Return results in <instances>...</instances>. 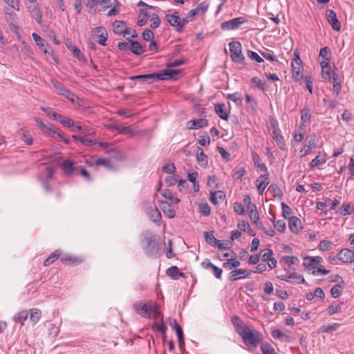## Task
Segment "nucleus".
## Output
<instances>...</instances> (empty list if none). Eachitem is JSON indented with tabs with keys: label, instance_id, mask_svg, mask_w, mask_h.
<instances>
[{
	"label": "nucleus",
	"instance_id": "51",
	"mask_svg": "<svg viewBox=\"0 0 354 354\" xmlns=\"http://www.w3.org/2000/svg\"><path fill=\"white\" fill-rule=\"evenodd\" d=\"M311 112L309 108H304L301 110V120L303 123H306L310 120Z\"/></svg>",
	"mask_w": 354,
	"mask_h": 354
},
{
	"label": "nucleus",
	"instance_id": "45",
	"mask_svg": "<svg viewBox=\"0 0 354 354\" xmlns=\"http://www.w3.org/2000/svg\"><path fill=\"white\" fill-rule=\"evenodd\" d=\"M203 236L206 242L213 247H216V243H219V240L214 237L212 232H204Z\"/></svg>",
	"mask_w": 354,
	"mask_h": 354
},
{
	"label": "nucleus",
	"instance_id": "32",
	"mask_svg": "<svg viewBox=\"0 0 354 354\" xmlns=\"http://www.w3.org/2000/svg\"><path fill=\"white\" fill-rule=\"evenodd\" d=\"M73 132H76L77 131L81 132L84 136H95V131L92 129L89 128L86 126H81V125H75V129L72 130Z\"/></svg>",
	"mask_w": 354,
	"mask_h": 354
},
{
	"label": "nucleus",
	"instance_id": "1",
	"mask_svg": "<svg viewBox=\"0 0 354 354\" xmlns=\"http://www.w3.org/2000/svg\"><path fill=\"white\" fill-rule=\"evenodd\" d=\"M239 335L242 337L245 345L252 351L256 349L259 344L263 343L261 333L256 329L250 328L248 326L243 331H241Z\"/></svg>",
	"mask_w": 354,
	"mask_h": 354
},
{
	"label": "nucleus",
	"instance_id": "31",
	"mask_svg": "<svg viewBox=\"0 0 354 354\" xmlns=\"http://www.w3.org/2000/svg\"><path fill=\"white\" fill-rule=\"evenodd\" d=\"M331 58L330 49L328 46H325L321 48L319 55V62L321 64V62H330Z\"/></svg>",
	"mask_w": 354,
	"mask_h": 354
},
{
	"label": "nucleus",
	"instance_id": "63",
	"mask_svg": "<svg viewBox=\"0 0 354 354\" xmlns=\"http://www.w3.org/2000/svg\"><path fill=\"white\" fill-rule=\"evenodd\" d=\"M240 265V261H233L232 259L223 263V266L228 270H232L233 268H238Z\"/></svg>",
	"mask_w": 354,
	"mask_h": 354
},
{
	"label": "nucleus",
	"instance_id": "41",
	"mask_svg": "<svg viewBox=\"0 0 354 354\" xmlns=\"http://www.w3.org/2000/svg\"><path fill=\"white\" fill-rule=\"evenodd\" d=\"M252 158L255 167L259 168L263 172H267L268 169L266 165L260 162L261 158L256 152L252 153Z\"/></svg>",
	"mask_w": 354,
	"mask_h": 354
},
{
	"label": "nucleus",
	"instance_id": "14",
	"mask_svg": "<svg viewBox=\"0 0 354 354\" xmlns=\"http://www.w3.org/2000/svg\"><path fill=\"white\" fill-rule=\"evenodd\" d=\"M292 77L296 82H301L304 78L302 75L303 66L302 63L297 62H292Z\"/></svg>",
	"mask_w": 354,
	"mask_h": 354
},
{
	"label": "nucleus",
	"instance_id": "56",
	"mask_svg": "<svg viewBox=\"0 0 354 354\" xmlns=\"http://www.w3.org/2000/svg\"><path fill=\"white\" fill-rule=\"evenodd\" d=\"M75 174L82 176L84 179H86L88 181L91 180V177L89 172L83 167H77Z\"/></svg>",
	"mask_w": 354,
	"mask_h": 354
},
{
	"label": "nucleus",
	"instance_id": "20",
	"mask_svg": "<svg viewBox=\"0 0 354 354\" xmlns=\"http://www.w3.org/2000/svg\"><path fill=\"white\" fill-rule=\"evenodd\" d=\"M147 214L150 218L154 222L160 224L161 221V214L156 205H151L147 209Z\"/></svg>",
	"mask_w": 354,
	"mask_h": 354
},
{
	"label": "nucleus",
	"instance_id": "23",
	"mask_svg": "<svg viewBox=\"0 0 354 354\" xmlns=\"http://www.w3.org/2000/svg\"><path fill=\"white\" fill-rule=\"evenodd\" d=\"M231 322L232 325L234 326L236 332L240 335L241 331H243L248 326L245 325L241 319L236 315L232 317Z\"/></svg>",
	"mask_w": 354,
	"mask_h": 354
},
{
	"label": "nucleus",
	"instance_id": "2",
	"mask_svg": "<svg viewBox=\"0 0 354 354\" xmlns=\"http://www.w3.org/2000/svg\"><path fill=\"white\" fill-rule=\"evenodd\" d=\"M141 244L147 257L153 259L160 257V244L156 235L149 234L145 236L141 241Z\"/></svg>",
	"mask_w": 354,
	"mask_h": 354
},
{
	"label": "nucleus",
	"instance_id": "35",
	"mask_svg": "<svg viewBox=\"0 0 354 354\" xmlns=\"http://www.w3.org/2000/svg\"><path fill=\"white\" fill-rule=\"evenodd\" d=\"M272 137L281 149H286V144L283 137L279 133V131H272Z\"/></svg>",
	"mask_w": 354,
	"mask_h": 354
},
{
	"label": "nucleus",
	"instance_id": "55",
	"mask_svg": "<svg viewBox=\"0 0 354 354\" xmlns=\"http://www.w3.org/2000/svg\"><path fill=\"white\" fill-rule=\"evenodd\" d=\"M198 209L200 213L205 216H209L211 213V208L207 203L199 205Z\"/></svg>",
	"mask_w": 354,
	"mask_h": 354
},
{
	"label": "nucleus",
	"instance_id": "52",
	"mask_svg": "<svg viewBox=\"0 0 354 354\" xmlns=\"http://www.w3.org/2000/svg\"><path fill=\"white\" fill-rule=\"evenodd\" d=\"M162 195L165 198L169 199L171 203L177 204L180 202V200L172 195L171 191L169 189H165L162 193Z\"/></svg>",
	"mask_w": 354,
	"mask_h": 354
},
{
	"label": "nucleus",
	"instance_id": "16",
	"mask_svg": "<svg viewBox=\"0 0 354 354\" xmlns=\"http://www.w3.org/2000/svg\"><path fill=\"white\" fill-rule=\"evenodd\" d=\"M250 274V272L246 269H237L230 272L229 279L230 281H236L239 279L248 278Z\"/></svg>",
	"mask_w": 354,
	"mask_h": 354
},
{
	"label": "nucleus",
	"instance_id": "10",
	"mask_svg": "<svg viewBox=\"0 0 354 354\" xmlns=\"http://www.w3.org/2000/svg\"><path fill=\"white\" fill-rule=\"evenodd\" d=\"M158 73H150V74H145V75H138L135 76L129 77V80H138L141 83L146 84H152L154 82L159 80H158Z\"/></svg>",
	"mask_w": 354,
	"mask_h": 354
},
{
	"label": "nucleus",
	"instance_id": "49",
	"mask_svg": "<svg viewBox=\"0 0 354 354\" xmlns=\"http://www.w3.org/2000/svg\"><path fill=\"white\" fill-rule=\"evenodd\" d=\"M261 350L263 354H277L274 348L268 342L261 344Z\"/></svg>",
	"mask_w": 354,
	"mask_h": 354
},
{
	"label": "nucleus",
	"instance_id": "9",
	"mask_svg": "<svg viewBox=\"0 0 354 354\" xmlns=\"http://www.w3.org/2000/svg\"><path fill=\"white\" fill-rule=\"evenodd\" d=\"M183 73V71L180 69H164L160 73H158V80H177L178 76Z\"/></svg>",
	"mask_w": 354,
	"mask_h": 354
},
{
	"label": "nucleus",
	"instance_id": "3",
	"mask_svg": "<svg viewBox=\"0 0 354 354\" xmlns=\"http://www.w3.org/2000/svg\"><path fill=\"white\" fill-rule=\"evenodd\" d=\"M232 60L237 64H243L245 57L242 53V46L240 41H232L229 44Z\"/></svg>",
	"mask_w": 354,
	"mask_h": 354
},
{
	"label": "nucleus",
	"instance_id": "4",
	"mask_svg": "<svg viewBox=\"0 0 354 354\" xmlns=\"http://www.w3.org/2000/svg\"><path fill=\"white\" fill-rule=\"evenodd\" d=\"M153 308V302L148 301L145 302L143 301H140L136 302L133 304V309L135 311L145 318H149L151 317Z\"/></svg>",
	"mask_w": 354,
	"mask_h": 354
},
{
	"label": "nucleus",
	"instance_id": "21",
	"mask_svg": "<svg viewBox=\"0 0 354 354\" xmlns=\"http://www.w3.org/2000/svg\"><path fill=\"white\" fill-rule=\"evenodd\" d=\"M61 168L64 173L67 176H70L73 173H75L77 170V167H75L73 162L68 159L65 160L62 163Z\"/></svg>",
	"mask_w": 354,
	"mask_h": 354
},
{
	"label": "nucleus",
	"instance_id": "59",
	"mask_svg": "<svg viewBox=\"0 0 354 354\" xmlns=\"http://www.w3.org/2000/svg\"><path fill=\"white\" fill-rule=\"evenodd\" d=\"M342 292V286L340 284L335 285L330 289L331 297L333 298H337Z\"/></svg>",
	"mask_w": 354,
	"mask_h": 354
},
{
	"label": "nucleus",
	"instance_id": "42",
	"mask_svg": "<svg viewBox=\"0 0 354 354\" xmlns=\"http://www.w3.org/2000/svg\"><path fill=\"white\" fill-rule=\"evenodd\" d=\"M288 277H289V280H290L289 282H292V283L295 282L298 284H301V283H306V281H305L304 277L295 272H291L290 274H289Z\"/></svg>",
	"mask_w": 354,
	"mask_h": 354
},
{
	"label": "nucleus",
	"instance_id": "13",
	"mask_svg": "<svg viewBox=\"0 0 354 354\" xmlns=\"http://www.w3.org/2000/svg\"><path fill=\"white\" fill-rule=\"evenodd\" d=\"M339 260L344 263H349L354 261V252L348 248L342 249L337 253Z\"/></svg>",
	"mask_w": 354,
	"mask_h": 354
},
{
	"label": "nucleus",
	"instance_id": "38",
	"mask_svg": "<svg viewBox=\"0 0 354 354\" xmlns=\"http://www.w3.org/2000/svg\"><path fill=\"white\" fill-rule=\"evenodd\" d=\"M31 16L38 24L41 23L42 14L37 3L35 4L30 10Z\"/></svg>",
	"mask_w": 354,
	"mask_h": 354
},
{
	"label": "nucleus",
	"instance_id": "61",
	"mask_svg": "<svg viewBox=\"0 0 354 354\" xmlns=\"http://www.w3.org/2000/svg\"><path fill=\"white\" fill-rule=\"evenodd\" d=\"M283 259L284 260L285 263L288 264V268L290 267V265H295L299 262V259L295 256H286L283 257Z\"/></svg>",
	"mask_w": 354,
	"mask_h": 354
},
{
	"label": "nucleus",
	"instance_id": "57",
	"mask_svg": "<svg viewBox=\"0 0 354 354\" xmlns=\"http://www.w3.org/2000/svg\"><path fill=\"white\" fill-rule=\"evenodd\" d=\"M273 225L279 232H283L286 228V222L283 220L272 221Z\"/></svg>",
	"mask_w": 354,
	"mask_h": 354
},
{
	"label": "nucleus",
	"instance_id": "50",
	"mask_svg": "<svg viewBox=\"0 0 354 354\" xmlns=\"http://www.w3.org/2000/svg\"><path fill=\"white\" fill-rule=\"evenodd\" d=\"M339 212L341 215H348L354 212V207H351L350 203L343 204L339 208Z\"/></svg>",
	"mask_w": 354,
	"mask_h": 354
},
{
	"label": "nucleus",
	"instance_id": "7",
	"mask_svg": "<svg viewBox=\"0 0 354 354\" xmlns=\"http://www.w3.org/2000/svg\"><path fill=\"white\" fill-rule=\"evenodd\" d=\"M50 82L53 85L54 88L57 90V92L59 95H64L68 100H71V102H74V99L73 98L74 94L67 88H66L62 82H59L56 79H51Z\"/></svg>",
	"mask_w": 354,
	"mask_h": 354
},
{
	"label": "nucleus",
	"instance_id": "8",
	"mask_svg": "<svg viewBox=\"0 0 354 354\" xmlns=\"http://www.w3.org/2000/svg\"><path fill=\"white\" fill-rule=\"evenodd\" d=\"M245 21L246 20L244 17H236L231 20L223 22L221 24V28L223 30H236L241 24Z\"/></svg>",
	"mask_w": 354,
	"mask_h": 354
},
{
	"label": "nucleus",
	"instance_id": "25",
	"mask_svg": "<svg viewBox=\"0 0 354 354\" xmlns=\"http://www.w3.org/2000/svg\"><path fill=\"white\" fill-rule=\"evenodd\" d=\"M67 48L72 52L73 55L81 62H86V59L81 50L71 42L66 44Z\"/></svg>",
	"mask_w": 354,
	"mask_h": 354
},
{
	"label": "nucleus",
	"instance_id": "26",
	"mask_svg": "<svg viewBox=\"0 0 354 354\" xmlns=\"http://www.w3.org/2000/svg\"><path fill=\"white\" fill-rule=\"evenodd\" d=\"M32 37L35 41L36 44L40 48V49L45 53L48 54V44L46 41L42 39L38 34L33 32L32 34Z\"/></svg>",
	"mask_w": 354,
	"mask_h": 354
},
{
	"label": "nucleus",
	"instance_id": "64",
	"mask_svg": "<svg viewBox=\"0 0 354 354\" xmlns=\"http://www.w3.org/2000/svg\"><path fill=\"white\" fill-rule=\"evenodd\" d=\"M248 56L252 60H255L258 63L263 62V59L256 52L248 50L247 52Z\"/></svg>",
	"mask_w": 354,
	"mask_h": 354
},
{
	"label": "nucleus",
	"instance_id": "53",
	"mask_svg": "<svg viewBox=\"0 0 354 354\" xmlns=\"http://www.w3.org/2000/svg\"><path fill=\"white\" fill-rule=\"evenodd\" d=\"M326 159L324 157H321L320 155L317 156L312 161L310 162V167H315L319 166L326 162Z\"/></svg>",
	"mask_w": 354,
	"mask_h": 354
},
{
	"label": "nucleus",
	"instance_id": "46",
	"mask_svg": "<svg viewBox=\"0 0 354 354\" xmlns=\"http://www.w3.org/2000/svg\"><path fill=\"white\" fill-rule=\"evenodd\" d=\"M61 253L59 250H55L51 253L48 257L44 261V266H48L55 261L60 256Z\"/></svg>",
	"mask_w": 354,
	"mask_h": 354
},
{
	"label": "nucleus",
	"instance_id": "30",
	"mask_svg": "<svg viewBox=\"0 0 354 354\" xmlns=\"http://www.w3.org/2000/svg\"><path fill=\"white\" fill-rule=\"evenodd\" d=\"M30 321L32 324L35 325L41 319V311L38 308H31L29 310Z\"/></svg>",
	"mask_w": 354,
	"mask_h": 354
},
{
	"label": "nucleus",
	"instance_id": "60",
	"mask_svg": "<svg viewBox=\"0 0 354 354\" xmlns=\"http://www.w3.org/2000/svg\"><path fill=\"white\" fill-rule=\"evenodd\" d=\"M273 254V251L271 250V249H265V250H262L259 254V255L261 256V258H262V260L263 261H266L268 260H269L270 259H271L272 256Z\"/></svg>",
	"mask_w": 354,
	"mask_h": 354
},
{
	"label": "nucleus",
	"instance_id": "34",
	"mask_svg": "<svg viewBox=\"0 0 354 354\" xmlns=\"http://www.w3.org/2000/svg\"><path fill=\"white\" fill-rule=\"evenodd\" d=\"M268 191L270 192L272 196L281 199L283 198V192L280 187L275 183H272L269 187Z\"/></svg>",
	"mask_w": 354,
	"mask_h": 354
},
{
	"label": "nucleus",
	"instance_id": "22",
	"mask_svg": "<svg viewBox=\"0 0 354 354\" xmlns=\"http://www.w3.org/2000/svg\"><path fill=\"white\" fill-rule=\"evenodd\" d=\"M127 39L130 42L131 46L129 50L135 55H140L145 53L144 46L141 45L138 41H133L129 37H127Z\"/></svg>",
	"mask_w": 354,
	"mask_h": 354
},
{
	"label": "nucleus",
	"instance_id": "5",
	"mask_svg": "<svg viewBox=\"0 0 354 354\" xmlns=\"http://www.w3.org/2000/svg\"><path fill=\"white\" fill-rule=\"evenodd\" d=\"M35 122L37 126L44 133H48L50 136L55 138L56 136L62 137V132L56 128H54L53 124L48 122H44L41 119L36 118Z\"/></svg>",
	"mask_w": 354,
	"mask_h": 354
},
{
	"label": "nucleus",
	"instance_id": "48",
	"mask_svg": "<svg viewBox=\"0 0 354 354\" xmlns=\"http://www.w3.org/2000/svg\"><path fill=\"white\" fill-rule=\"evenodd\" d=\"M19 135L21 140L26 145H31L32 144V138L28 131L22 130L21 132H19Z\"/></svg>",
	"mask_w": 354,
	"mask_h": 354
},
{
	"label": "nucleus",
	"instance_id": "28",
	"mask_svg": "<svg viewBox=\"0 0 354 354\" xmlns=\"http://www.w3.org/2000/svg\"><path fill=\"white\" fill-rule=\"evenodd\" d=\"M196 158L198 164L201 167L205 168L208 165V157L207 155L204 153V151L202 148L197 147L196 150Z\"/></svg>",
	"mask_w": 354,
	"mask_h": 354
},
{
	"label": "nucleus",
	"instance_id": "12",
	"mask_svg": "<svg viewBox=\"0 0 354 354\" xmlns=\"http://www.w3.org/2000/svg\"><path fill=\"white\" fill-rule=\"evenodd\" d=\"M328 23L331 25L333 30L339 31L341 29V23L337 18L335 12L333 10H328L326 12Z\"/></svg>",
	"mask_w": 354,
	"mask_h": 354
},
{
	"label": "nucleus",
	"instance_id": "18",
	"mask_svg": "<svg viewBox=\"0 0 354 354\" xmlns=\"http://www.w3.org/2000/svg\"><path fill=\"white\" fill-rule=\"evenodd\" d=\"M288 225L289 228L292 233L297 234L301 229V221L297 216L289 217Z\"/></svg>",
	"mask_w": 354,
	"mask_h": 354
},
{
	"label": "nucleus",
	"instance_id": "36",
	"mask_svg": "<svg viewBox=\"0 0 354 354\" xmlns=\"http://www.w3.org/2000/svg\"><path fill=\"white\" fill-rule=\"evenodd\" d=\"M113 32L117 35H122L125 30V22L123 21L115 20L113 24Z\"/></svg>",
	"mask_w": 354,
	"mask_h": 354
},
{
	"label": "nucleus",
	"instance_id": "40",
	"mask_svg": "<svg viewBox=\"0 0 354 354\" xmlns=\"http://www.w3.org/2000/svg\"><path fill=\"white\" fill-rule=\"evenodd\" d=\"M249 216L252 222L257 225V227L262 230H265L263 223L259 221V215L258 212H249Z\"/></svg>",
	"mask_w": 354,
	"mask_h": 354
},
{
	"label": "nucleus",
	"instance_id": "33",
	"mask_svg": "<svg viewBox=\"0 0 354 354\" xmlns=\"http://www.w3.org/2000/svg\"><path fill=\"white\" fill-rule=\"evenodd\" d=\"M29 312L28 310H21L17 313L13 317V321L17 323H20L21 326L24 324V322L28 318Z\"/></svg>",
	"mask_w": 354,
	"mask_h": 354
},
{
	"label": "nucleus",
	"instance_id": "15",
	"mask_svg": "<svg viewBox=\"0 0 354 354\" xmlns=\"http://www.w3.org/2000/svg\"><path fill=\"white\" fill-rule=\"evenodd\" d=\"M322 261L323 259L321 257H306L303 266L306 268L311 270L315 268Z\"/></svg>",
	"mask_w": 354,
	"mask_h": 354
},
{
	"label": "nucleus",
	"instance_id": "43",
	"mask_svg": "<svg viewBox=\"0 0 354 354\" xmlns=\"http://www.w3.org/2000/svg\"><path fill=\"white\" fill-rule=\"evenodd\" d=\"M238 227L243 232H247L250 236H255V232L250 227V225L248 221H242L238 224Z\"/></svg>",
	"mask_w": 354,
	"mask_h": 354
},
{
	"label": "nucleus",
	"instance_id": "58",
	"mask_svg": "<svg viewBox=\"0 0 354 354\" xmlns=\"http://www.w3.org/2000/svg\"><path fill=\"white\" fill-rule=\"evenodd\" d=\"M196 10H191L188 13L187 16L186 17H184L181 19L183 28H184V26L185 24H188L189 22L193 21L194 17L196 16Z\"/></svg>",
	"mask_w": 354,
	"mask_h": 354
},
{
	"label": "nucleus",
	"instance_id": "62",
	"mask_svg": "<svg viewBox=\"0 0 354 354\" xmlns=\"http://www.w3.org/2000/svg\"><path fill=\"white\" fill-rule=\"evenodd\" d=\"M166 273L168 276H170L174 279H177L178 274L179 273V269L177 266H173L167 268Z\"/></svg>",
	"mask_w": 354,
	"mask_h": 354
},
{
	"label": "nucleus",
	"instance_id": "6",
	"mask_svg": "<svg viewBox=\"0 0 354 354\" xmlns=\"http://www.w3.org/2000/svg\"><path fill=\"white\" fill-rule=\"evenodd\" d=\"M91 35L96 39L99 44L103 46L106 45V41L108 39L109 34L104 26H98L93 28L91 30Z\"/></svg>",
	"mask_w": 354,
	"mask_h": 354
},
{
	"label": "nucleus",
	"instance_id": "29",
	"mask_svg": "<svg viewBox=\"0 0 354 354\" xmlns=\"http://www.w3.org/2000/svg\"><path fill=\"white\" fill-rule=\"evenodd\" d=\"M214 110L216 114L223 120H228L229 115L225 109V104L222 103H218L214 104Z\"/></svg>",
	"mask_w": 354,
	"mask_h": 354
},
{
	"label": "nucleus",
	"instance_id": "37",
	"mask_svg": "<svg viewBox=\"0 0 354 354\" xmlns=\"http://www.w3.org/2000/svg\"><path fill=\"white\" fill-rule=\"evenodd\" d=\"M341 326L339 323H334L332 325H322L318 329L319 333H329L336 330Z\"/></svg>",
	"mask_w": 354,
	"mask_h": 354
},
{
	"label": "nucleus",
	"instance_id": "19",
	"mask_svg": "<svg viewBox=\"0 0 354 354\" xmlns=\"http://www.w3.org/2000/svg\"><path fill=\"white\" fill-rule=\"evenodd\" d=\"M160 207L168 218H172L175 217L176 210L168 202L161 201Z\"/></svg>",
	"mask_w": 354,
	"mask_h": 354
},
{
	"label": "nucleus",
	"instance_id": "24",
	"mask_svg": "<svg viewBox=\"0 0 354 354\" xmlns=\"http://www.w3.org/2000/svg\"><path fill=\"white\" fill-rule=\"evenodd\" d=\"M306 143L300 151L301 156H304L313 149L316 148V136L315 134L312 136V138L309 140H306Z\"/></svg>",
	"mask_w": 354,
	"mask_h": 354
},
{
	"label": "nucleus",
	"instance_id": "27",
	"mask_svg": "<svg viewBox=\"0 0 354 354\" xmlns=\"http://www.w3.org/2000/svg\"><path fill=\"white\" fill-rule=\"evenodd\" d=\"M322 77L325 81H330L331 79V68L328 62H321Z\"/></svg>",
	"mask_w": 354,
	"mask_h": 354
},
{
	"label": "nucleus",
	"instance_id": "39",
	"mask_svg": "<svg viewBox=\"0 0 354 354\" xmlns=\"http://www.w3.org/2000/svg\"><path fill=\"white\" fill-rule=\"evenodd\" d=\"M225 198V195L224 192L221 190L212 192L210 195V201L214 205H217L218 203V199L220 201H223Z\"/></svg>",
	"mask_w": 354,
	"mask_h": 354
},
{
	"label": "nucleus",
	"instance_id": "44",
	"mask_svg": "<svg viewBox=\"0 0 354 354\" xmlns=\"http://www.w3.org/2000/svg\"><path fill=\"white\" fill-rule=\"evenodd\" d=\"M60 261L68 264H79L82 261L80 258L68 255L61 257Z\"/></svg>",
	"mask_w": 354,
	"mask_h": 354
},
{
	"label": "nucleus",
	"instance_id": "47",
	"mask_svg": "<svg viewBox=\"0 0 354 354\" xmlns=\"http://www.w3.org/2000/svg\"><path fill=\"white\" fill-rule=\"evenodd\" d=\"M227 98L235 102L237 106L243 105V98L239 93L227 94Z\"/></svg>",
	"mask_w": 354,
	"mask_h": 354
},
{
	"label": "nucleus",
	"instance_id": "17",
	"mask_svg": "<svg viewBox=\"0 0 354 354\" xmlns=\"http://www.w3.org/2000/svg\"><path fill=\"white\" fill-rule=\"evenodd\" d=\"M208 120L204 118L189 120L187 122L186 127L188 129H198L207 127Z\"/></svg>",
	"mask_w": 354,
	"mask_h": 354
},
{
	"label": "nucleus",
	"instance_id": "11",
	"mask_svg": "<svg viewBox=\"0 0 354 354\" xmlns=\"http://www.w3.org/2000/svg\"><path fill=\"white\" fill-rule=\"evenodd\" d=\"M167 21L173 27H176V30L179 32H183L181 18L175 14H167L165 15Z\"/></svg>",
	"mask_w": 354,
	"mask_h": 354
},
{
	"label": "nucleus",
	"instance_id": "54",
	"mask_svg": "<svg viewBox=\"0 0 354 354\" xmlns=\"http://www.w3.org/2000/svg\"><path fill=\"white\" fill-rule=\"evenodd\" d=\"M251 82L255 84L257 87L262 91H265L266 90V82L261 80L257 77H252L251 79Z\"/></svg>",
	"mask_w": 354,
	"mask_h": 354
}]
</instances>
